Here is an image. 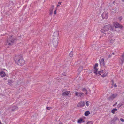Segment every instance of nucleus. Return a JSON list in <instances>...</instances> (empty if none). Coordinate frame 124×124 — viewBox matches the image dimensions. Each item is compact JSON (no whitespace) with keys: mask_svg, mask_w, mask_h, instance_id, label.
Masks as SVG:
<instances>
[{"mask_svg":"<svg viewBox=\"0 0 124 124\" xmlns=\"http://www.w3.org/2000/svg\"><path fill=\"white\" fill-rule=\"evenodd\" d=\"M14 59L15 62L19 66H23L25 63V61L22 55H16Z\"/></svg>","mask_w":124,"mask_h":124,"instance_id":"obj_1","label":"nucleus"},{"mask_svg":"<svg viewBox=\"0 0 124 124\" xmlns=\"http://www.w3.org/2000/svg\"><path fill=\"white\" fill-rule=\"evenodd\" d=\"M98 66V64H95L94 66V73L97 75H98V74L101 75V76L102 77H104L107 76L108 74V72L107 70H104L101 71H99L97 72L98 70V69L97 68Z\"/></svg>","mask_w":124,"mask_h":124,"instance_id":"obj_2","label":"nucleus"},{"mask_svg":"<svg viewBox=\"0 0 124 124\" xmlns=\"http://www.w3.org/2000/svg\"><path fill=\"white\" fill-rule=\"evenodd\" d=\"M59 31H55L53 34V42L54 46L56 47L58 45V37Z\"/></svg>","mask_w":124,"mask_h":124,"instance_id":"obj_3","label":"nucleus"},{"mask_svg":"<svg viewBox=\"0 0 124 124\" xmlns=\"http://www.w3.org/2000/svg\"><path fill=\"white\" fill-rule=\"evenodd\" d=\"M16 40V39L15 37L11 35L9 36V38H8L7 40V42L8 45L11 46L13 44Z\"/></svg>","mask_w":124,"mask_h":124,"instance_id":"obj_4","label":"nucleus"},{"mask_svg":"<svg viewBox=\"0 0 124 124\" xmlns=\"http://www.w3.org/2000/svg\"><path fill=\"white\" fill-rule=\"evenodd\" d=\"M56 9H54V6H52L50 8V15H52L53 13V11H54V14H56Z\"/></svg>","mask_w":124,"mask_h":124,"instance_id":"obj_5","label":"nucleus"},{"mask_svg":"<svg viewBox=\"0 0 124 124\" xmlns=\"http://www.w3.org/2000/svg\"><path fill=\"white\" fill-rule=\"evenodd\" d=\"M108 13L105 12H103L101 15L103 19H107L108 17Z\"/></svg>","mask_w":124,"mask_h":124,"instance_id":"obj_6","label":"nucleus"},{"mask_svg":"<svg viewBox=\"0 0 124 124\" xmlns=\"http://www.w3.org/2000/svg\"><path fill=\"white\" fill-rule=\"evenodd\" d=\"M104 28L106 31H107L108 30L112 29V26L111 25L109 24L105 26Z\"/></svg>","mask_w":124,"mask_h":124,"instance_id":"obj_7","label":"nucleus"},{"mask_svg":"<svg viewBox=\"0 0 124 124\" xmlns=\"http://www.w3.org/2000/svg\"><path fill=\"white\" fill-rule=\"evenodd\" d=\"M113 24L115 27L116 28L119 27L122 28L123 27V26L121 25H120L118 23L116 22H114Z\"/></svg>","mask_w":124,"mask_h":124,"instance_id":"obj_8","label":"nucleus"},{"mask_svg":"<svg viewBox=\"0 0 124 124\" xmlns=\"http://www.w3.org/2000/svg\"><path fill=\"white\" fill-rule=\"evenodd\" d=\"M75 96L80 97L82 96H84V93L81 92H76L75 93Z\"/></svg>","mask_w":124,"mask_h":124,"instance_id":"obj_9","label":"nucleus"},{"mask_svg":"<svg viewBox=\"0 0 124 124\" xmlns=\"http://www.w3.org/2000/svg\"><path fill=\"white\" fill-rule=\"evenodd\" d=\"M117 94L116 93L114 94L111 95L110 96L109 98L111 99H113L117 96Z\"/></svg>","mask_w":124,"mask_h":124,"instance_id":"obj_10","label":"nucleus"},{"mask_svg":"<svg viewBox=\"0 0 124 124\" xmlns=\"http://www.w3.org/2000/svg\"><path fill=\"white\" fill-rule=\"evenodd\" d=\"M85 104V103L84 102L81 101L77 105V106L78 107H81L84 106Z\"/></svg>","mask_w":124,"mask_h":124,"instance_id":"obj_11","label":"nucleus"},{"mask_svg":"<svg viewBox=\"0 0 124 124\" xmlns=\"http://www.w3.org/2000/svg\"><path fill=\"white\" fill-rule=\"evenodd\" d=\"M100 62L101 66H104L105 65L104 59L103 58L101 59L100 61Z\"/></svg>","mask_w":124,"mask_h":124,"instance_id":"obj_12","label":"nucleus"},{"mask_svg":"<svg viewBox=\"0 0 124 124\" xmlns=\"http://www.w3.org/2000/svg\"><path fill=\"white\" fill-rule=\"evenodd\" d=\"M70 93V91H66L63 92L62 93V95L63 96H67Z\"/></svg>","mask_w":124,"mask_h":124,"instance_id":"obj_13","label":"nucleus"},{"mask_svg":"<svg viewBox=\"0 0 124 124\" xmlns=\"http://www.w3.org/2000/svg\"><path fill=\"white\" fill-rule=\"evenodd\" d=\"M121 62H120V63L121 64H123L124 61V54H123L122 55L121 58Z\"/></svg>","mask_w":124,"mask_h":124,"instance_id":"obj_14","label":"nucleus"},{"mask_svg":"<svg viewBox=\"0 0 124 124\" xmlns=\"http://www.w3.org/2000/svg\"><path fill=\"white\" fill-rule=\"evenodd\" d=\"M85 122V121L82 118H80L79 119L78 121V123H81L84 122Z\"/></svg>","mask_w":124,"mask_h":124,"instance_id":"obj_15","label":"nucleus"},{"mask_svg":"<svg viewBox=\"0 0 124 124\" xmlns=\"http://www.w3.org/2000/svg\"><path fill=\"white\" fill-rule=\"evenodd\" d=\"M115 39H112L111 40H109L108 44H112L114 42Z\"/></svg>","mask_w":124,"mask_h":124,"instance_id":"obj_16","label":"nucleus"},{"mask_svg":"<svg viewBox=\"0 0 124 124\" xmlns=\"http://www.w3.org/2000/svg\"><path fill=\"white\" fill-rule=\"evenodd\" d=\"M0 74L1 76L2 77H4L6 75L5 72L3 71L1 72Z\"/></svg>","mask_w":124,"mask_h":124,"instance_id":"obj_17","label":"nucleus"},{"mask_svg":"<svg viewBox=\"0 0 124 124\" xmlns=\"http://www.w3.org/2000/svg\"><path fill=\"white\" fill-rule=\"evenodd\" d=\"M90 113L89 111H87L85 112V115L86 116H88L90 114Z\"/></svg>","mask_w":124,"mask_h":124,"instance_id":"obj_18","label":"nucleus"},{"mask_svg":"<svg viewBox=\"0 0 124 124\" xmlns=\"http://www.w3.org/2000/svg\"><path fill=\"white\" fill-rule=\"evenodd\" d=\"M100 31L102 33H105V32L106 31L104 27L103 28V29L101 30Z\"/></svg>","mask_w":124,"mask_h":124,"instance_id":"obj_19","label":"nucleus"},{"mask_svg":"<svg viewBox=\"0 0 124 124\" xmlns=\"http://www.w3.org/2000/svg\"><path fill=\"white\" fill-rule=\"evenodd\" d=\"M82 90L84 92H85V94L86 95L87 94V90L85 88H84Z\"/></svg>","mask_w":124,"mask_h":124,"instance_id":"obj_20","label":"nucleus"},{"mask_svg":"<svg viewBox=\"0 0 124 124\" xmlns=\"http://www.w3.org/2000/svg\"><path fill=\"white\" fill-rule=\"evenodd\" d=\"M13 111L14 110H17L18 109V107L16 106H14L13 107Z\"/></svg>","mask_w":124,"mask_h":124,"instance_id":"obj_21","label":"nucleus"},{"mask_svg":"<svg viewBox=\"0 0 124 124\" xmlns=\"http://www.w3.org/2000/svg\"><path fill=\"white\" fill-rule=\"evenodd\" d=\"M117 110V109L115 108L114 109H113L111 111V112L113 113V114H114L115 113V112Z\"/></svg>","mask_w":124,"mask_h":124,"instance_id":"obj_22","label":"nucleus"},{"mask_svg":"<svg viewBox=\"0 0 124 124\" xmlns=\"http://www.w3.org/2000/svg\"><path fill=\"white\" fill-rule=\"evenodd\" d=\"M68 74V72L67 71L64 72L63 73V75L64 76L67 75Z\"/></svg>","mask_w":124,"mask_h":124,"instance_id":"obj_23","label":"nucleus"},{"mask_svg":"<svg viewBox=\"0 0 124 124\" xmlns=\"http://www.w3.org/2000/svg\"><path fill=\"white\" fill-rule=\"evenodd\" d=\"M112 83H113V85L115 87V88L116 87H117V85H116V84H114V81H113V80H112Z\"/></svg>","mask_w":124,"mask_h":124,"instance_id":"obj_24","label":"nucleus"},{"mask_svg":"<svg viewBox=\"0 0 124 124\" xmlns=\"http://www.w3.org/2000/svg\"><path fill=\"white\" fill-rule=\"evenodd\" d=\"M83 69V67L82 66H81L79 68L78 70L79 71H80L82 70Z\"/></svg>","mask_w":124,"mask_h":124,"instance_id":"obj_25","label":"nucleus"},{"mask_svg":"<svg viewBox=\"0 0 124 124\" xmlns=\"http://www.w3.org/2000/svg\"><path fill=\"white\" fill-rule=\"evenodd\" d=\"M46 109L48 110H50L52 108L50 107H46Z\"/></svg>","mask_w":124,"mask_h":124,"instance_id":"obj_26","label":"nucleus"},{"mask_svg":"<svg viewBox=\"0 0 124 124\" xmlns=\"http://www.w3.org/2000/svg\"><path fill=\"white\" fill-rule=\"evenodd\" d=\"M86 105L87 106H89V103L88 101H87L86 103Z\"/></svg>","mask_w":124,"mask_h":124,"instance_id":"obj_27","label":"nucleus"},{"mask_svg":"<svg viewBox=\"0 0 124 124\" xmlns=\"http://www.w3.org/2000/svg\"><path fill=\"white\" fill-rule=\"evenodd\" d=\"M73 55L72 53H70V57H72L73 56Z\"/></svg>","mask_w":124,"mask_h":124,"instance_id":"obj_28","label":"nucleus"},{"mask_svg":"<svg viewBox=\"0 0 124 124\" xmlns=\"http://www.w3.org/2000/svg\"><path fill=\"white\" fill-rule=\"evenodd\" d=\"M61 2H59L58 3V5H57V7L59 6L61 4Z\"/></svg>","mask_w":124,"mask_h":124,"instance_id":"obj_29","label":"nucleus"},{"mask_svg":"<svg viewBox=\"0 0 124 124\" xmlns=\"http://www.w3.org/2000/svg\"><path fill=\"white\" fill-rule=\"evenodd\" d=\"M122 17H119L118 19L120 21L122 20Z\"/></svg>","mask_w":124,"mask_h":124,"instance_id":"obj_30","label":"nucleus"},{"mask_svg":"<svg viewBox=\"0 0 124 124\" xmlns=\"http://www.w3.org/2000/svg\"><path fill=\"white\" fill-rule=\"evenodd\" d=\"M120 120L122 122H124V120L122 118H120Z\"/></svg>","mask_w":124,"mask_h":124,"instance_id":"obj_31","label":"nucleus"},{"mask_svg":"<svg viewBox=\"0 0 124 124\" xmlns=\"http://www.w3.org/2000/svg\"><path fill=\"white\" fill-rule=\"evenodd\" d=\"M89 122H91V124H93V123L92 122H88L87 123V124H88L89 123Z\"/></svg>","mask_w":124,"mask_h":124,"instance_id":"obj_32","label":"nucleus"},{"mask_svg":"<svg viewBox=\"0 0 124 124\" xmlns=\"http://www.w3.org/2000/svg\"><path fill=\"white\" fill-rule=\"evenodd\" d=\"M117 103L116 102L115 104L114 105V106L116 105L117 104Z\"/></svg>","mask_w":124,"mask_h":124,"instance_id":"obj_33","label":"nucleus"},{"mask_svg":"<svg viewBox=\"0 0 124 124\" xmlns=\"http://www.w3.org/2000/svg\"><path fill=\"white\" fill-rule=\"evenodd\" d=\"M59 124H63L62 122H60L59 123Z\"/></svg>","mask_w":124,"mask_h":124,"instance_id":"obj_34","label":"nucleus"},{"mask_svg":"<svg viewBox=\"0 0 124 124\" xmlns=\"http://www.w3.org/2000/svg\"><path fill=\"white\" fill-rule=\"evenodd\" d=\"M0 124H3L1 123V122L0 120Z\"/></svg>","mask_w":124,"mask_h":124,"instance_id":"obj_35","label":"nucleus"},{"mask_svg":"<svg viewBox=\"0 0 124 124\" xmlns=\"http://www.w3.org/2000/svg\"><path fill=\"white\" fill-rule=\"evenodd\" d=\"M114 54H114V53H112V54L113 55H114Z\"/></svg>","mask_w":124,"mask_h":124,"instance_id":"obj_36","label":"nucleus"},{"mask_svg":"<svg viewBox=\"0 0 124 124\" xmlns=\"http://www.w3.org/2000/svg\"><path fill=\"white\" fill-rule=\"evenodd\" d=\"M122 1L123 2H124V0H122Z\"/></svg>","mask_w":124,"mask_h":124,"instance_id":"obj_37","label":"nucleus"},{"mask_svg":"<svg viewBox=\"0 0 124 124\" xmlns=\"http://www.w3.org/2000/svg\"><path fill=\"white\" fill-rule=\"evenodd\" d=\"M110 38L109 37H108V39H110Z\"/></svg>","mask_w":124,"mask_h":124,"instance_id":"obj_38","label":"nucleus"},{"mask_svg":"<svg viewBox=\"0 0 124 124\" xmlns=\"http://www.w3.org/2000/svg\"><path fill=\"white\" fill-rule=\"evenodd\" d=\"M111 57V56H110V55H109V57Z\"/></svg>","mask_w":124,"mask_h":124,"instance_id":"obj_39","label":"nucleus"},{"mask_svg":"<svg viewBox=\"0 0 124 124\" xmlns=\"http://www.w3.org/2000/svg\"><path fill=\"white\" fill-rule=\"evenodd\" d=\"M121 106V105H120L119 106V107H120V106Z\"/></svg>","mask_w":124,"mask_h":124,"instance_id":"obj_40","label":"nucleus"}]
</instances>
